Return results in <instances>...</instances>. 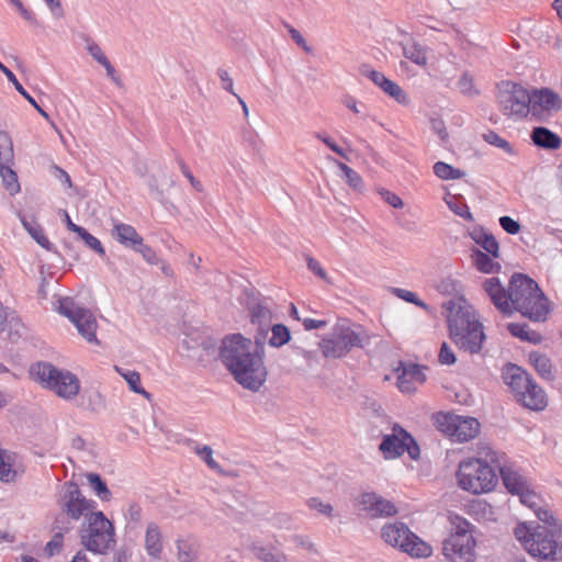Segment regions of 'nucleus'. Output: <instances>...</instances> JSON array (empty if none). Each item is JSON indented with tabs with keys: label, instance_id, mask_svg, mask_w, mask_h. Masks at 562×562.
Returning a JSON list of instances; mask_svg holds the SVG:
<instances>
[{
	"label": "nucleus",
	"instance_id": "ea45409f",
	"mask_svg": "<svg viewBox=\"0 0 562 562\" xmlns=\"http://www.w3.org/2000/svg\"><path fill=\"white\" fill-rule=\"evenodd\" d=\"M472 261L476 269L484 273L494 272L499 268L497 262H494L487 254L481 250H474L472 254Z\"/></svg>",
	"mask_w": 562,
	"mask_h": 562
},
{
	"label": "nucleus",
	"instance_id": "f8f14e48",
	"mask_svg": "<svg viewBox=\"0 0 562 562\" xmlns=\"http://www.w3.org/2000/svg\"><path fill=\"white\" fill-rule=\"evenodd\" d=\"M58 312L67 317L77 328L78 333L90 344H98L97 319L93 313L80 306L71 297H61L58 301Z\"/></svg>",
	"mask_w": 562,
	"mask_h": 562
},
{
	"label": "nucleus",
	"instance_id": "f03ea898",
	"mask_svg": "<svg viewBox=\"0 0 562 562\" xmlns=\"http://www.w3.org/2000/svg\"><path fill=\"white\" fill-rule=\"evenodd\" d=\"M260 338L256 337V345ZM220 358L225 368L232 373L237 383L250 391H258L266 382L267 369L258 346L240 334H234L222 340Z\"/></svg>",
	"mask_w": 562,
	"mask_h": 562
},
{
	"label": "nucleus",
	"instance_id": "4c0bfd02",
	"mask_svg": "<svg viewBox=\"0 0 562 562\" xmlns=\"http://www.w3.org/2000/svg\"><path fill=\"white\" fill-rule=\"evenodd\" d=\"M250 550L252 554L262 562H286L285 554L281 552H274L267 547L254 544L251 546Z\"/></svg>",
	"mask_w": 562,
	"mask_h": 562
},
{
	"label": "nucleus",
	"instance_id": "4be33fe9",
	"mask_svg": "<svg viewBox=\"0 0 562 562\" xmlns=\"http://www.w3.org/2000/svg\"><path fill=\"white\" fill-rule=\"evenodd\" d=\"M111 235L117 243L131 249L136 248V245H139L143 240V237L132 225L124 223H115Z\"/></svg>",
	"mask_w": 562,
	"mask_h": 562
},
{
	"label": "nucleus",
	"instance_id": "8fccbe9b",
	"mask_svg": "<svg viewBox=\"0 0 562 562\" xmlns=\"http://www.w3.org/2000/svg\"><path fill=\"white\" fill-rule=\"evenodd\" d=\"M58 520L55 521V528L59 530H69V527L59 528L57 526ZM63 547V533L61 531L54 535V537L46 543L45 546V553L47 557H53L54 554L58 553Z\"/></svg>",
	"mask_w": 562,
	"mask_h": 562
},
{
	"label": "nucleus",
	"instance_id": "e433bc0d",
	"mask_svg": "<svg viewBox=\"0 0 562 562\" xmlns=\"http://www.w3.org/2000/svg\"><path fill=\"white\" fill-rule=\"evenodd\" d=\"M445 202L456 215L464 218L468 222L473 221V215L470 212V209L467 205V203L463 202L461 196L449 194L447 198H445Z\"/></svg>",
	"mask_w": 562,
	"mask_h": 562
},
{
	"label": "nucleus",
	"instance_id": "58836bf2",
	"mask_svg": "<svg viewBox=\"0 0 562 562\" xmlns=\"http://www.w3.org/2000/svg\"><path fill=\"white\" fill-rule=\"evenodd\" d=\"M338 168L342 171L347 184L356 192H362L364 189L361 176L344 162L337 161Z\"/></svg>",
	"mask_w": 562,
	"mask_h": 562
},
{
	"label": "nucleus",
	"instance_id": "c85d7f7f",
	"mask_svg": "<svg viewBox=\"0 0 562 562\" xmlns=\"http://www.w3.org/2000/svg\"><path fill=\"white\" fill-rule=\"evenodd\" d=\"M80 406L86 411L100 413L106 407L105 397L99 391L87 390L81 395Z\"/></svg>",
	"mask_w": 562,
	"mask_h": 562
},
{
	"label": "nucleus",
	"instance_id": "09e8293b",
	"mask_svg": "<svg viewBox=\"0 0 562 562\" xmlns=\"http://www.w3.org/2000/svg\"><path fill=\"white\" fill-rule=\"evenodd\" d=\"M16 472L10 463V456L5 451L0 450V481L9 483L15 480Z\"/></svg>",
	"mask_w": 562,
	"mask_h": 562
},
{
	"label": "nucleus",
	"instance_id": "7ed1b4c3",
	"mask_svg": "<svg viewBox=\"0 0 562 562\" xmlns=\"http://www.w3.org/2000/svg\"><path fill=\"white\" fill-rule=\"evenodd\" d=\"M515 538L526 551L540 562H562V525L557 519L551 525L529 527L520 524L514 529Z\"/></svg>",
	"mask_w": 562,
	"mask_h": 562
},
{
	"label": "nucleus",
	"instance_id": "ddd939ff",
	"mask_svg": "<svg viewBox=\"0 0 562 562\" xmlns=\"http://www.w3.org/2000/svg\"><path fill=\"white\" fill-rule=\"evenodd\" d=\"M437 427L457 442L474 439L480 432V423L470 416L446 414L437 417Z\"/></svg>",
	"mask_w": 562,
	"mask_h": 562
},
{
	"label": "nucleus",
	"instance_id": "680f3d73",
	"mask_svg": "<svg viewBox=\"0 0 562 562\" xmlns=\"http://www.w3.org/2000/svg\"><path fill=\"white\" fill-rule=\"evenodd\" d=\"M87 50L89 52V54L91 55V57L98 61L100 65L101 64H104V61L108 60V57L105 56L104 52L102 50V48L99 46V44H97L95 42L93 41H88V44H87Z\"/></svg>",
	"mask_w": 562,
	"mask_h": 562
},
{
	"label": "nucleus",
	"instance_id": "49530a36",
	"mask_svg": "<svg viewBox=\"0 0 562 562\" xmlns=\"http://www.w3.org/2000/svg\"><path fill=\"white\" fill-rule=\"evenodd\" d=\"M384 93L393 98L400 104H408L409 99L404 90L394 81L387 79L384 85L380 87Z\"/></svg>",
	"mask_w": 562,
	"mask_h": 562
},
{
	"label": "nucleus",
	"instance_id": "f257e3e1",
	"mask_svg": "<svg viewBox=\"0 0 562 562\" xmlns=\"http://www.w3.org/2000/svg\"><path fill=\"white\" fill-rule=\"evenodd\" d=\"M483 289L495 307L505 315L517 311L532 322L547 318L548 300L538 283L526 274L514 273L507 290L496 277L486 279Z\"/></svg>",
	"mask_w": 562,
	"mask_h": 562
},
{
	"label": "nucleus",
	"instance_id": "c03bdc74",
	"mask_svg": "<svg viewBox=\"0 0 562 562\" xmlns=\"http://www.w3.org/2000/svg\"><path fill=\"white\" fill-rule=\"evenodd\" d=\"M13 144L7 132H0V166L13 162Z\"/></svg>",
	"mask_w": 562,
	"mask_h": 562
},
{
	"label": "nucleus",
	"instance_id": "393cba45",
	"mask_svg": "<svg viewBox=\"0 0 562 562\" xmlns=\"http://www.w3.org/2000/svg\"><path fill=\"white\" fill-rule=\"evenodd\" d=\"M145 548L148 555L157 558L162 551V535L156 522H149L145 533Z\"/></svg>",
	"mask_w": 562,
	"mask_h": 562
},
{
	"label": "nucleus",
	"instance_id": "f3484780",
	"mask_svg": "<svg viewBox=\"0 0 562 562\" xmlns=\"http://www.w3.org/2000/svg\"><path fill=\"white\" fill-rule=\"evenodd\" d=\"M475 541L469 538H447L442 542V555L445 562H474Z\"/></svg>",
	"mask_w": 562,
	"mask_h": 562
},
{
	"label": "nucleus",
	"instance_id": "603ef678",
	"mask_svg": "<svg viewBox=\"0 0 562 562\" xmlns=\"http://www.w3.org/2000/svg\"><path fill=\"white\" fill-rule=\"evenodd\" d=\"M483 138L486 143L504 149L507 154H513L512 145L506 139L502 138L497 133L488 131L483 135Z\"/></svg>",
	"mask_w": 562,
	"mask_h": 562
},
{
	"label": "nucleus",
	"instance_id": "aec40b11",
	"mask_svg": "<svg viewBox=\"0 0 562 562\" xmlns=\"http://www.w3.org/2000/svg\"><path fill=\"white\" fill-rule=\"evenodd\" d=\"M396 371L398 372L397 385L403 393L415 391L416 386L423 384L426 380V375L418 364L401 362Z\"/></svg>",
	"mask_w": 562,
	"mask_h": 562
},
{
	"label": "nucleus",
	"instance_id": "a878e982",
	"mask_svg": "<svg viewBox=\"0 0 562 562\" xmlns=\"http://www.w3.org/2000/svg\"><path fill=\"white\" fill-rule=\"evenodd\" d=\"M403 55L417 66L427 65V48L415 41H407L402 44Z\"/></svg>",
	"mask_w": 562,
	"mask_h": 562
},
{
	"label": "nucleus",
	"instance_id": "473e14b6",
	"mask_svg": "<svg viewBox=\"0 0 562 562\" xmlns=\"http://www.w3.org/2000/svg\"><path fill=\"white\" fill-rule=\"evenodd\" d=\"M21 222L25 231L32 236V238L46 250L52 251L53 245L45 236L43 228L38 223L33 220H27L25 217H21Z\"/></svg>",
	"mask_w": 562,
	"mask_h": 562
},
{
	"label": "nucleus",
	"instance_id": "4d7b16f0",
	"mask_svg": "<svg viewBox=\"0 0 562 562\" xmlns=\"http://www.w3.org/2000/svg\"><path fill=\"white\" fill-rule=\"evenodd\" d=\"M133 250L140 254L144 260L150 265H155L158 262V258L155 250L150 246L145 245L143 240H140V244L136 245V248H133Z\"/></svg>",
	"mask_w": 562,
	"mask_h": 562
},
{
	"label": "nucleus",
	"instance_id": "423d86ee",
	"mask_svg": "<svg viewBox=\"0 0 562 562\" xmlns=\"http://www.w3.org/2000/svg\"><path fill=\"white\" fill-rule=\"evenodd\" d=\"M450 338L460 350L477 353L482 349L485 339L483 325L468 308L459 306L450 311L448 316Z\"/></svg>",
	"mask_w": 562,
	"mask_h": 562
},
{
	"label": "nucleus",
	"instance_id": "412c9836",
	"mask_svg": "<svg viewBox=\"0 0 562 562\" xmlns=\"http://www.w3.org/2000/svg\"><path fill=\"white\" fill-rule=\"evenodd\" d=\"M517 495L520 503L533 510L539 520L549 525L554 521L552 513L541 506V498L530 490L529 485Z\"/></svg>",
	"mask_w": 562,
	"mask_h": 562
},
{
	"label": "nucleus",
	"instance_id": "c756f323",
	"mask_svg": "<svg viewBox=\"0 0 562 562\" xmlns=\"http://www.w3.org/2000/svg\"><path fill=\"white\" fill-rule=\"evenodd\" d=\"M472 239L480 245L487 254L497 258L499 256V246L496 238L483 229L471 233Z\"/></svg>",
	"mask_w": 562,
	"mask_h": 562
},
{
	"label": "nucleus",
	"instance_id": "6ab92c4d",
	"mask_svg": "<svg viewBox=\"0 0 562 562\" xmlns=\"http://www.w3.org/2000/svg\"><path fill=\"white\" fill-rule=\"evenodd\" d=\"M357 505L360 510L366 512L370 517L393 516L397 513L394 504L370 492L360 494L357 498Z\"/></svg>",
	"mask_w": 562,
	"mask_h": 562
},
{
	"label": "nucleus",
	"instance_id": "5701e85b",
	"mask_svg": "<svg viewBox=\"0 0 562 562\" xmlns=\"http://www.w3.org/2000/svg\"><path fill=\"white\" fill-rule=\"evenodd\" d=\"M23 329L15 313L8 311L0 302V334L8 331L9 338L15 340L22 336Z\"/></svg>",
	"mask_w": 562,
	"mask_h": 562
},
{
	"label": "nucleus",
	"instance_id": "6e6552de",
	"mask_svg": "<svg viewBox=\"0 0 562 562\" xmlns=\"http://www.w3.org/2000/svg\"><path fill=\"white\" fill-rule=\"evenodd\" d=\"M369 342L368 334L358 333L348 324H337L318 346L325 358L338 359L345 357L353 347L364 348Z\"/></svg>",
	"mask_w": 562,
	"mask_h": 562
},
{
	"label": "nucleus",
	"instance_id": "7c9ffc66",
	"mask_svg": "<svg viewBox=\"0 0 562 562\" xmlns=\"http://www.w3.org/2000/svg\"><path fill=\"white\" fill-rule=\"evenodd\" d=\"M451 524V533L448 538H469L470 541H475L471 524L459 515L451 514L449 516Z\"/></svg>",
	"mask_w": 562,
	"mask_h": 562
},
{
	"label": "nucleus",
	"instance_id": "bb28decb",
	"mask_svg": "<svg viewBox=\"0 0 562 562\" xmlns=\"http://www.w3.org/2000/svg\"><path fill=\"white\" fill-rule=\"evenodd\" d=\"M250 316H251V322L254 324L259 325V327H260L259 335L261 336V338H263L265 335L267 334V329H268L271 318H272L271 310L263 303L259 302L251 307Z\"/></svg>",
	"mask_w": 562,
	"mask_h": 562
},
{
	"label": "nucleus",
	"instance_id": "13d9d810",
	"mask_svg": "<svg viewBox=\"0 0 562 562\" xmlns=\"http://www.w3.org/2000/svg\"><path fill=\"white\" fill-rule=\"evenodd\" d=\"M378 192L381 195V198L392 207L402 209L404 206L403 200L397 194L386 189H379Z\"/></svg>",
	"mask_w": 562,
	"mask_h": 562
},
{
	"label": "nucleus",
	"instance_id": "1a4fd4ad",
	"mask_svg": "<svg viewBox=\"0 0 562 562\" xmlns=\"http://www.w3.org/2000/svg\"><path fill=\"white\" fill-rule=\"evenodd\" d=\"M114 527L102 512L90 513L81 525L80 538L87 550L105 553L115 542Z\"/></svg>",
	"mask_w": 562,
	"mask_h": 562
},
{
	"label": "nucleus",
	"instance_id": "a18cd8bd",
	"mask_svg": "<svg viewBox=\"0 0 562 562\" xmlns=\"http://www.w3.org/2000/svg\"><path fill=\"white\" fill-rule=\"evenodd\" d=\"M271 337L269 338V345L272 347H282L290 341V330L283 324H276L271 327Z\"/></svg>",
	"mask_w": 562,
	"mask_h": 562
},
{
	"label": "nucleus",
	"instance_id": "de8ad7c7",
	"mask_svg": "<svg viewBox=\"0 0 562 562\" xmlns=\"http://www.w3.org/2000/svg\"><path fill=\"white\" fill-rule=\"evenodd\" d=\"M148 186L153 191L162 193L173 186V181L165 170H159L156 175H151Z\"/></svg>",
	"mask_w": 562,
	"mask_h": 562
},
{
	"label": "nucleus",
	"instance_id": "dca6fc26",
	"mask_svg": "<svg viewBox=\"0 0 562 562\" xmlns=\"http://www.w3.org/2000/svg\"><path fill=\"white\" fill-rule=\"evenodd\" d=\"M561 106V98L549 88L535 89L530 92L529 113L540 122L548 121Z\"/></svg>",
	"mask_w": 562,
	"mask_h": 562
},
{
	"label": "nucleus",
	"instance_id": "0eeeda50",
	"mask_svg": "<svg viewBox=\"0 0 562 562\" xmlns=\"http://www.w3.org/2000/svg\"><path fill=\"white\" fill-rule=\"evenodd\" d=\"M31 373L44 387L66 401L79 394L80 381L68 370L58 369L49 362H40L31 369Z\"/></svg>",
	"mask_w": 562,
	"mask_h": 562
},
{
	"label": "nucleus",
	"instance_id": "f704fd0d",
	"mask_svg": "<svg viewBox=\"0 0 562 562\" xmlns=\"http://www.w3.org/2000/svg\"><path fill=\"white\" fill-rule=\"evenodd\" d=\"M507 329L513 336L522 341L539 344L542 339L538 331L531 330L526 324L509 323Z\"/></svg>",
	"mask_w": 562,
	"mask_h": 562
},
{
	"label": "nucleus",
	"instance_id": "9b49d317",
	"mask_svg": "<svg viewBox=\"0 0 562 562\" xmlns=\"http://www.w3.org/2000/svg\"><path fill=\"white\" fill-rule=\"evenodd\" d=\"M497 87V104L504 115L521 119L529 114L530 92L527 89L512 81H503Z\"/></svg>",
	"mask_w": 562,
	"mask_h": 562
},
{
	"label": "nucleus",
	"instance_id": "0e129e2a",
	"mask_svg": "<svg viewBox=\"0 0 562 562\" xmlns=\"http://www.w3.org/2000/svg\"><path fill=\"white\" fill-rule=\"evenodd\" d=\"M456 356L452 349L448 346L447 342H442L439 351V362L442 364L451 366L456 363Z\"/></svg>",
	"mask_w": 562,
	"mask_h": 562
},
{
	"label": "nucleus",
	"instance_id": "338daca9",
	"mask_svg": "<svg viewBox=\"0 0 562 562\" xmlns=\"http://www.w3.org/2000/svg\"><path fill=\"white\" fill-rule=\"evenodd\" d=\"M217 75L222 81L223 89L232 93L233 95L236 94V92L234 91L233 79L231 78L228 71L225 69H218Z\"/></svg>",
	"mask_w": 562,
	"mask_h": 562
},
{
	"label": "nucleus",
	"instance_id": "bf43d9fd",
	"mask_svg": "<svg viewBox=\"0 0 562 562\" xmlns=\"http://www.w3.org/2000/svg\"><path fill=\"white\" fill-rule=\"evenodd\" d=\"M288 31L293 42L299 47H301L305 53L311 54L313 52L312 47L307 44L306 40L296 29H294L291 25H288Z\"/></svg>",
	"mask_w": 562,
	"mask_h": 562
},
{
	"label": "nucleus",
	"instance_id": "b1692460",
	"mask_svg": "<svg viewBox=\"0 0 562 562\" xmlns=\"http://www.w3.org/2000/svg\"><path fill=\"white\" fill-rule=\"evenodd\" d=\"M531 139L538 147L554 150L561 147V137L547 127L538 126L531 132Z\"/></svg>",
	"mask_w": 562,
	"mask_h": 562
},
{
	"label": "nucleus",
	"instance_id": "9d476101",
	"mask_svg": "<svg viewBox=\"0 0 562 562\" xmlns=\"http://www.w3.org/2000/svg\"><path fill=\"white\" fill-rule=\"evenodd\" d=\"M381 538L389 546L413 558H428L432 553L431 547L412 532L404 522L385 524L381 528Z\"/></svg>",
	"mask_w": 562,
	"mask_h": 562
},
{
	"label": "nucleus",
	"instance_id": "2f4dec72",
	"mask_svg": "<svg viewBox=\"0 0 562 562\" xmlns=\"http://www.w3.org/2000/svg\"><path fill=\"white\" fill-rule=\"evenodd\" d=\"M529 361L541 378L548 381L554 379L551 360L546 355L532 351L529 353Z\"/></svg>",
	"mask_w": 562,
	"mask_h": 562
},
{
	"label": "nucleus",
	"instance_id": "c9c22d12",
	"mask_svg": "<svg viewBox=\"0 0 562 562\" xmlns=\"http://www.w3.org/2000/svg\"><path fill=\"white\" fill-rule=\"evenodd\" d=\"M177 557L179 562H195L199 555V547L189 540L177 541Z\"/></svg>",
	"mask_w": 562,
	"mask_h": 562
},
{
	"label": "nucleus",
	"instance_id": "72a5a7b5",
	"mask_svg": "<svg viewBox=\"0 0 562 562\" xmlns=\"http://www.w3.org/2000/svg\"><path fill=\"white\" fill-rule=\"evenodd\" d=\"M0 70L5 75V77L8 78L9 81H11L14 86V88L16 89V91L23 95L27 102L30 104L33 105V108L40 113V115H42L44 119L48 120V114L46 111H44L38 104L37 102L34 100L33 97H31L26 90L22 87V85L18 81L15 75L9 69L7 68L1 61H0Z\"/></svg>",
	"mask_w": 562,
	"mask_h": 562
},
{
	"label": "nucleus",
	"instance_id": "79ce46f5",
	"mask_svg": "<svg viewBox=\"0 0 562 562\" xmlns=\"http://www.w3.org/2000/svg\"><path fill=\"white\" fill-rule=\"evenodd\" d=\"M12 164H5L0 166V176L3 180L5 189L10 194H15L20 191V184L18 181L16 173L11 168Z\"/></svg>",
	"mask_w": 562,
	"mask_h": 562
},
{
	"label": "nucleus",
	"instance_id": "a19ab883",
	"mask_svg": "<svg viewBox=\"0 0 562 562\" xmlns=\"http://www.w3.org/2000/svg\"><path fill=\"white\" fill-rule=\"evenodd\" d=\"M87 480L91 488L95 492L97 496L102 501H110L112 497L111 491L108 488L105 482L97 473H88Z\"/></svg>",
	"mask_w": 562,
	"mask_h": 562
},
{
	"label": "nucleus",
	"instance_id": "2eb2a0df",
	"mask_svg": "<svg viewBox=\"0 0 562 562\" xmlns=\"http://www.w3.org/2000/svg\"><path fill=\"white\" fill-rule=\"evenodd\" d=\"M58 506L63 514L74 520L87 517L93 513L94 502L87 499L81 493L77 483L70 481L64 484V492L58 501Z\"/></svg>",
	"mask_w": 562,
	"mask_h": 562
},
{
	"label": "nucleus",
	"instance_id": "a211bd4d",
	"mask_svg": "<svg viewBox=\"0 0 562 562\" xmlns=\"http://www.w3.org/2000/svg\"><path fill=\"white\" fill-rule=\"evenodd\" d=\"M486 456H491V462L495 464L499 471L503 483L509 493L517 495L529 485L526 477L518 473L512 465L502 462L503 456L497 451L488 449Z\"/></svg>",
	"mask_w": 562,
	"mask_h": 562
},
{
	"label": "nucleus",
	"instance_id": "4468645a",
	"mask_svg": "<svg viewBox=\"0 0 562 562\" xmlns=\"http://www.w3.org/2000/svg\"><path fill=\"white\" fill-rule=\"evenodd\" d=\"M379 449L386 459H394L407 452L413 460H417L420 454L415 439L398 425L393 427L392 434L383 436Z\"/></svg>",
	"mask_w": 562,
	"mask_h": 562
},
{
	"label": "nucleus",
	"instance_id": "37998d69",
	"mask_svg": "<svg viewBox=\"0 0 562 562\" xmlns=\"http://www.w3.org/2000/svg\"><path fill=\"white\" fill-rule=\"evenodd\" d=\"M434 173L442 180L460 179L465 176L463 170L453 168L443 161H437L434 165Z\"/></svg>",
	"mask_w": 562,
	"mask_h": 562
},
{
	"label": "nucleus",
	"instance_id": "5fc2aeb1",
	"mask_svg": "<svg viewBox=\"0 0 562 562\" xmlns=\"http://www.w3.org/2000/svg\"><path fill=\"white\" fill-rule=\"evenodd\" d=\"M307 506L311 509L316 510L321 515H325L327 517L333 516V512H334L333 506L329 503H324L323 501H321L317 497L310 498L307 502Z\"/></svg>",
	"mask_w": 562,
	"mask_h": 562
},
{
	"label": "nucleus",
	"instance_id": "3c124183",
	"mask_svg": "<svg viewBox=\"0 0 562 562\" xmlns=\"http://www.w3.org/2000/svg\"><path fill=\"white\" fill-rule=\"evenodd\" d=\"M194 451L210 469L221 472V467L213 458V449L210 446L195 447Z\"/></svg>",
	"mask_w": 562,
	"mask_h": 562
},
{
	"label": "nucleus",
	"instance_id": "864d4df0",
	"mask_svg": "<svg viewBox=\"0 0 562 562\" xmlns=\"http://www.w3.org/2000/svg\"><path fill=\"white\" fill-rule=\"evenodd\" d=\"M79 237L85 241V244L93 249L97 254L103 256L105 254L104 248L101 244V241L88 233L85 228L80 232Z\"/></svg>",
	"mask_w": 562,
	"mask_h": 562
},
{
	"label": "nucleus",
	"instance_id": "39448f33",
	"mask_svg": "<svg viewBox=\"0 0 562 562\" xmlns=\"http://www.w3.org/2000/svg\"><path fill=\"white\" fill-rule=\"evenodd\" d=\"M502 379L514 398L524 407L540 412L548 405L547 394L530 375L516 364L508 363L502 370Z\"/></svg>",
	"mask_w": 562,
	"mask_h": 562
},
{
	"label": "nucleus",
	"instance_id": "774afa93",
	"mask_svg": "<svg viewBox=\"0 0 562 562\" xmlns=\"http://www.w3.org/2000/svg\"><path fill=\"white\" fill-rule=\"evenodd\" d=\"M362 75L372 80L378 87H381L387 80L382 72L376 70L362 69Z\"/></svg>",
	"mask_w": 562,
	"mask_h": 562
},
{
	"label": "nucleus",
	"instance_id": "20e7f679",
	"mask_svg": "<svg viewBox=\"0 0 562 562\" xmlns=\"http://www.w3.org/2000/svg\"><path fill=\"white\" fill-rule=\"evenodd\" d=\"M488 447L483 448L480 458L462 461L457 473L459 486L473 494L491 492L496 483L497 468L491 462V456H486Z\"/></svg>",
	"mask_w": 562,
	"mask_h": 562
},
{
	"label": "nucleus",
	"instance_id": "69168bd1",
	"mask_svg": "<svg viewBox=\"0 0 562 562\" xmlns=\"http://www.w3.org/2000/svg\"><path fill=\"white\" fill-rule=\"evenodd\" d=\"M305 259H306L307 268L314 274H316L317 277H319L323 280H328L327 272L325 271V269L321 266V263L317 260H315L314 258H312L308 255L305 256Z\"/></svg>",
	"mask_w": 562,
	"mask_h": 562
},
{
	"label": "nucleus",
	"instance_id": "052dcab7",
	"mask_svg": "<svg viewBox=\"0 0 562 562\" xmlns=\"http://www.w3.org/2000/svg\"><path fill=\"white\" fill-rule=\"evenodd\" d=\"M459 89L463 94L474 95L477 91L474 89L473 79L470 75L463 74L458 82Z\"/></svg>",
	"mask_w": 562,
	"mask_h": 562
},
{
	"label": "nucleus",
	"instance_id": "cd10ccee",
	"mask_svg": "<svg viewBox=\"0 0 562 562\" xmlns=\"http://www.w3.org/2000/svg\"><path fill=\"white\" fill-rule=\"evenodd\" d=\"M114 370L126 381L132 392L144 396L148 401L151 400V395L142 387L140 374L137 371L123 369L117 366L114 367Z\"/></svg>",
	"mask_w": 562,
	"mask_h": 562
},
{
	"label": "nucleus",
	"instance_id": "6e6d98bb",
	"mask_svg": "<svg viewBox=\"0 0 562 562\" xmlns=\"http://www.w3.org/2000/svg\"><path fill=\"white\" fill-rule=\"evenodd\" d=\"M394 293L396 294L397 297H400L408 303H413L416 306H419L424 310H428V305L425 302H423L422 300H419L418 296L416 295V293H414L412 291L404 290V289H394Z\"/></svg>",
	"mask_w": 562,
	"mask_h": 562
},
{
	"label": "nucleus",
	"instance_id": "e2e57ef3",
	"mask_svg": "<svg viewBox=\"0 0 562 562\" xmlns=\"http://www.w3.org/2000/svg\"><path fill=\"white\" fill-rule=\"evenodd\" d=\"M501 227L508 234L515 235L520 231V224L510 216H502L499 218Z\"/></svg>",
	"mask_w": 562,
	"mask_h": 562
}]
</instances>
